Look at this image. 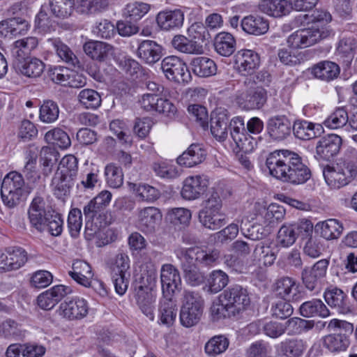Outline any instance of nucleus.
<instances>
[{
    "label": "nucleus",
    "instance_id": "28",
    "mask_svg": "<svg viewBox=\"0 0 357 357\" xmlns=\"http://www.w3.org/2000/svg\"><path fill=\"white\" fill-rule=\"evenodd\" d=\"M311 73L317 79L328 82L339 76L340 68L335 62L323 61L314 65Z\"/></svg>",
    "mask_w": 357,
    "mask_h": 357
},
{
    "label": "nucleus",
    "instance_id": "8",
    "mask_svg": "<svg viewBox=\"0 0 357 357\" xmlns=\"http://www.w3.org/2000/svg\"><path fill=\"white\" fill-rule=\"evenodd\" d=\"M139 104L146 112H155L167 117L174 116L176 107L168 99L156 93H144L139 99Z\"/></svg>",
    "mask_w": 357,
    "mask_h": 357
},
{
    "label": "nucleus",
    "instance_id": "18",
    "mask_svg": "<svg viewBox=\"0 0 357 357\" xmlns=\"http://www.w3.org/2000/svg\"><path fill=\"white\" fill-rule=\"evenodd\" d=\"M71 291L70 287L55 285L40 294L37 298V303L41 309L50 310Z\"/></svg>",
    "mask_w": 357,
    "mask_h": 357
},
{
    "label": "nucleus",
    "instance_id": "58",
    "mask_svg": "<svg viewBox=\"0 0 357 357\" xmlns=\"http://www.w3.org/2000/svg\"><path fill=\"white\" fill-rule=\"evenodd\" d=\"M105 176L107 183L111 188H118L123 183L122 169L114 163H110L105 167Z\"/></svg>",
    "mask_w": 357,
    "mask_h": 357
},
{
    "label": "nucleus",
    "instance_id": "27",
    "mask_svg": "<svg viewBox=\"0 0 357 357\" xmlns=\"http://www.w3.org/2000/svg\"><path fill=\"white\" fill-rule=\"evenodd\" d=\"M206 155V151L200 144H192L177 158L176 162L179 165L192 167L202 163Z\"/></svg>",
    "mask_w": 357,
    "mask_h": 357
},
{
    "label": "nucleus",
    "instance_id": "5",
    "mask_svg": "<svg viewBox=\"0 0 357 357\" xmlns=\"http://www.w3.org/2000/svg\"><path fill=\"white\" fill-rule=\"evenodd\" d=\"M355 161L345 160L336 166L326 165L323 169V175L326 183L332 188L343 187L357 176V152L354 151Z\"/></svg>",
    "mask_w": 357,
    "mask_h": 357
},
{
    "label": "nucleus",
    "instance_id": "49",
    "mask_svg": "<svg viewBox=\"0 0 357 357\" xmlns=\"http://www.w3.org/2000/svg\"><path fill=\"white\" fill-rule=\"evenodd\" d=\"M150 10V5L144 2L135 1L128 3L123 10V17L130 21L137 22L142 18Z\"/></svg>",
    "mask_w": 357,
    "mask_h": 357
},
{
    "label": "nucleus",
    "instance_id": "4",
    "mask_svg": "<svg viewBox=\"0 0 357 357\" xmlns=\"http://www.w3.org/2000/svg\"><path fill=\"white\" fill-rule=\"evenodd\" d=\"M29 193L22 174L12 171L4 176L1 183V195L7 206H16Z\"/></svg>",
    "mask_w": 357,
    "mask_h": 357
},
{
    "label": "nucleus",
    "instance_id": "62",
    "mask_svg": "<svg viewBox=\"0 0 357 357\" xmlns=\"http://www.w3.org/2000/svg\"><path fill=\"white\" fill-rule=\"evenodd\" d=\"M267 13L275 17H280L290 13L294 8V2L287 0H271L266 5Z\"/></svg>",
    "mask_w": 357,
    "mask_h": 357
},
{
    "label": "nucleus",
    "instance_id": "9",
    "mask_svg": "<svg viewBox=\"0 0 357 357\" xmlns=\"http://www.w3.org/2000/svg\"><path fill=\"white\" fill-rule=\"evenodd\" d=\"M266 100V90L261 86L245 87L244 91H238L236 96L237 104L245 110L261 109Z\"/></svg>",
    "mask_w": 357,
    "mask_h": 357
},
{
    "label": "nucleus",
    "instance_id": "56",
    "mask_svg": "<svg viewBox=\"0 0 357 357\" xmlns=\"http://www.w3.org/2000/svg\"><path fill=\"white\" fill-rule=\"evenodd\" d=\"M229 277L222 270L213 271L208 278V289L211 293L216 294L222 291L228 284Z\"/></svg>",
    "mask_w": 357,
    "mask_h": 357
},
{
    "label": "nucleus",
    "instance_id": "61",
    "mask_svg": "<svg viewBox=\"0 0 357 357\" xmlns=\"http://www.w3.org/2000/svg\"><path fill=\"white\" fill-rule=\"evenodd\" d=\"M45 69L44 63L37 58H32L29 61H25L20 67V73L28 77H38Z\"/></svg>",
    "mask_w": 357,
    "mask_h": 357
},
{
    "label": "nucleus",
    "instance_id": "36",
    "mask_svg": "<svg viewBox=\"0 0 357 357\" xmlns=\"http://www.w3.org/2000/svg\"><path fill=\"white\" fill-rule=\"evenodd\" d=\"M38 45V40L36 37H26L16 40L12 45V56L18 61L25 60L31 54Z\"/></svg>",
    "mask_w": 357,
    "mask_h": 357
},
{
    "label": "nucleus",
    "instance_id": "53",
    "mask_svg": "<svg viewBox=\"0 0 357 357\" xmlns=\"http://www.w3.org/2000/svg\"><path fill=\"white\" fill-rule=\"evenodd\" d=\"M45 139L48 144H52L61 149H67L71 144L68 135L59 128H55L47 132Z\"/></svg>",
    "mask_w": 357,
    "mask_h": 357
},
{
    "label": "nucleus",
    "instance_id": "3",
    "mask_svg": "<svg viewBox=\"0 0 357 357\" xmlns=\"http://www.w3.org/2000/svg\"><path fill=\"white\" fill-rule=\"evenodd\" d=\"M334 34L330 26L315 24L294 32L288 37L287 42L294 49H303L319 43Z\"/></svg>",
    "mask_w": 357,
    "mask_h": 357
},
{
    "label": "nucleus",
    "instance_id": "29",
    "mask_svg": "<svg viewBox=\"0 0 357 357\" xmlns=\"http://www.w3.org/2000/svg\"><path fill=\"white\" fill-rule=\"evenodd\" d=\"M76 178L55 172L51 183V187L54 196L58 199H63L69 195L71 189L75 185Z\"/></svg>",
    "mask_w": 357,
    "mask_h": 357
},
{
    "label": "nucleus",
    "instance_id": "51",
    "mask_svg": "<svg viewBox=\"0 0 357 357\" xmlns=\"http://www.w3.org/2000/svg\"><path fill=\"white\" fill-rule=\"evenodd\" d=\"M45 6L47 9L50 10L52 15L58 18L65 19L71 15L75 4L72 1L50 0L49 3Z\"/></svg>",
    "mask_w": 357,
    "mask_h": 357
},
{
    "label": "nucleus",
    "instance_id": "12",
    "mask_svg": "<svg viewBox=\"0 0 357 357\" xmlns=\"http://www.w3.org/2000/svg\"><path fill=\"white\" fill-rule=\"evenodd\" d=\"M229 129L230 135L239 150L249 153L254 149V139L248 133L243 117H234L229 122Z\"/></svg>",
    "mask_w": 357,
    "mask_h": 357
},
{
    "label": "nucleus",
    "instance_id": "40",
    "mask_svg": "<svg viewBox=\"0 0 357 357\" xmlns=\"http://www.w3.org/2000/svg\"><path fill=\"white\" fill-rule=\"evenodd\" d=\"M299 312L303 317H327L330 315V312L326 305L320 299H312L311 301L303 303Z\"/></svg>",
    "mask_w": 357,
    "mask_h": 357
},
{
    "label": "nucleus",
    "instance_id": "48",
    "mask_svg": "<svg viewBox=\"0 0 357 357\" xmlns=\"http://www.w3.org/2000/svg\"><path fill=\"white\" fill-rule=\"evenodd\" d=\"M323 344L329 351L336 352L346 350L350 341L347 334L333 333L324 337Z\"/></svg>",
    "mask_w": 357,
    "mask_h": 357
},
{
    "label": "nucleus",
    "instance_id": "19",
    "mask_svg": "<svg viewBox=\"0 0 357 357\" xmlns=\"http://www.w3.org/2000/svg\"><path fill=\"white\" fill-rule=\"evenodd\" d=\"M342 138L335 134L321 137L316 146V153L321 159L329 161L340 151Z\"/></svg>",
    "mask_w": 357,
    "mask_h": 357
},
{
    "label": "nucleus",
    "instance_id": "30",
    "mask_svg": "<svg viewBox=\"0 0 357 357\" xmlns=\"http://www.w3.org/2000/svg\"><path fill=\"white\" fill-rule=\"evenodd\" d=\"M161 218L162 214L157 208H144L139 214V227L145 233H152Z\"/></svg>",
    "mask_w": 357,
    "mask_h": 357
},
{
    "label": "nucleus",
    "instance_id": "60",
    "mask_svg": "<svg viewBox=\"0 0 357 357\" xmlns=\"http://www.w3.org/2000/svg\"><path fill=\"white\" fill-rule=\"evenodd\" d=\"M210 311L213 320L236 316L220 294L218 299L213 302Z\"/></svg>",
    "mask_w": 357,
    "mask_h": 357
},
{
    "label": "nucleus",
    "instance_id": "54",
    "mask_svg": "<svg viewBox=\"0 0 357 357\" xmlns=\"http://www.w3.org/2000/svg\"><path fill=\"white\" fill-rule=\"evenodd\" d=\"M79 103L86 109L98 108L102 102L100 93L91 89H84L79 91L78 96Z\"/></svg>",
    "mask_w": 357,
    "mask_h": 357
},
{
    "label": "nucleus",
    "instance_id": "44",
    "mask_svg": "<svg viewBox=\"0 0 357 357\" xmlns=\"http://www.w3.org/2000/svg\"><path fill=\"white\" fill-rule=\"evenodd\" d=\"M84 52L93 60L104 61L112 47L105 43L91 40L84 45Z\"/></svg>",
    "mask_w": 357,
    "mask_h": 357
},
{
    "label": "nucleus",
    "instance_id": "21",
    "mask_svg": "<svg viewBox=\"0 0 357 357\" xmlns=\"http://www.w3.org/2000/svg\"><path fill=\"white\" fill-rule=\"evenodd\" d=\"M52 209L45 208V202L43 197H36L31 202L28 214L29 222L33 227L39 231H44V223L49 220L47 213Z\"/></svg>",
    "mask_w": 357,
    "mask_h": 357
},
{
    "label": "nucleus",
    "instance_id": "57",
    "mask_svg": "<svg viewBox=\"0 0 357 357\" xmlns=\"http://www.w3.org/2000/svg\"><path fill=\"white\" fill-rule=\"evenodd\" d=\"M284 215L285 210L282 206L272 204L262 211L260 218L264 219V223H267L272 227L274 224L282 220Z\"/></svg>",
    "mask_w": 357,
    "mask_h": 357
},
{
    "label": "nucleus",
    "instance_id": "2",
    "mask_svg": "<svg viewBox=\"0 0 357 357\" xmlns=\"http://www.w3.org/2000/svg\"><path fill=\"white\" fill-rule=\"evenodd\" d=\"M176 258L181 262L183 276L191 286H199L204 282V275L197 265L210 266L220 257L218 250H204L199 247H178L174 250Z\"/></svg>",
    "mask_w": 357,
    "mask_h": 357
},
{
    "label": "nucleus",
    "instance_id": "46",
    "mask_svg": "<svg viewBox=\"0 0 357 357\" xmlns=\"http://www.w3.org/2000/svg\"><path fill=\"white\" fill-rule=\"evenodd\" d=\"M252 257L253 261L258 263L260 265L263 264L265 266L273 264L276 259V256L275 252L273 251V249L263 242H261L256 245Z\"/></svg>",
    "mask_w": 357,
    "mask_h": 357
},
{
    "label": "nucleus",
    "instance_id": "42",
    "mask_svg": "<svg viewBox=\"0 0 357 357\" xmlns=\"http://www.w3.org/2000/svg\"><path fill=\"white\" fill-rule=\"evenodd\" d=\"M70 277L77 283L84 287L91 285V279L93 277L91 266L86 261L77 260L73 264V271H69Z\"/></svg>",
    "mask_w": 357,
    "mask_h": 357
},
{
    "label": "nucleus",
    "instance_id": "26",
    "mask_svg": "<svg viewBox=\"0 0 357 357\" xmlns=\"http://www.w3.org/2000/svg\"><path fill=\"white\" fill-rule=\"evenodd\" d=\"M275 348L278 354L281 357H301L307 349V344L302 339H286Z\"/></svg>",
    "mask_w": 357,
    "mask_h": 357
},
{
    "label": "nucleus",
    "instance_id": "47",
    "mask_svg": "<svg viewBox=\"0 0 357 357\" xmlns=\"http://www.w3.org/2000/svg\"><path fill=\"white\" fill-rule=\"evenodd\" d=\"M171 43L174 49L183 53L197 54L202 50V45L197 41L190 40L183 35H176Z\"/></svg>",
    "mask_w": 357,
    "mask_h": 357
},
{
    "label": "nucleus",
    "instance_id": "32",
    "mask_svg": "<svg viewBox=\"0 0 357 357\" xmlns=\"http://www.w3.org/2000/svg\"><path fill=\"white\" fill-rule=\"evenodd\" d=\"M326 302L332 307H335L340 313H347L350 311L348 298L344 292L337 287L327 289L324 292Z\"/></svg>",
    "mask_w": 357,
    "mask_h": 357
},
{
    "label": "nucleus",
    "instance_id": "15",
    "mask_svg": "<svg viewBox=\"0 0 357 357\" xmlns=\"http://www.w3.org/2000/svg\"><path fill=\"white\" fill-rule=\"evenodd\" d=\"M209 182L206 176L196 175L187 177L183 183L181 197L186 200H195L204 195Z\"/></svg>",
    "mask_w": 357,
    "mask_h": 357
},
{
    "label": "nucleus",
    "instance_id": "64",
    "mask_svg": "<svg viewBox=\"0 0 357 357\" xmlns=\"http://www.w3.org/2000/svg\"><path fill=\"white\" fill-rule=\"evenodd\" d=\"M229 340L224 335H217L211 338L205 345V351L209 356H216L223 353L229 346Z\"/></svg>",
    "mask_w": 357,
    "mask_h": 357
},
{
    "label": "nucleus",
    "instance_id": "43",
    "mask_svg": "<svg viewBox=\"0 0 357 357\" xmlns=\"http://www.w3.org/2000/svg\"><path fill=\"white\" fill-rule=\"evenodd\" d=\"M49 43L52 46L58 56L70 66L76 68L80 67L79 61L70 50V48L63 43L59 38H52L49 40Z\"/></svg>",
    "mask_w": 357,
    "mask_h": 357
},
{
    "label": "nucleus",
    "instance_id": "63",
    "mask_svg": "<svg viewBox=\"0 0 357 357\" xmlns=\"http://www.w3.org/2000/svg\"><path fill=\"white\" fill-rule=\"evenodd\" d=\"M78 172V159L74 155H66L60 161L56 172L76 178Z\"/></svg>",
    "mask_w": 357,
    "mask_h": 357
},
{
    "label": "nucleus",
    "instance_id": "7",
    "mask_svg": "<svg viewBox=\"0 0 357 357\" xmlns=\"http://www.w3.org/2000/svg\"><path fill=\"white\" fill-rule=\"evenodd\" d=\"M220 295L236 316L246 311L250 306L251 299L248 290L240 284L230 285Z\"/></svg>",
    "mask_w": 357,
    "mask_h": 357
},
{
    "label": "nucleus",
    "instance_id": "50",
    "mask_svg": "<svg viewBox=\"0 0 357 357\" xmlns=\"http://www.w3.org/2000/svg\"><path fill=\"white\" fill-rule=\"evenodd\" d=\"M349 123L347 109L342 107L336 108L323 122L330 129H338Z\"/></svg>",
    "mask_w": 357,
    "mask_h": 357
},
{
    "label": "nucleus",
    "instance_id": "1",
    "mask_svg": "<svg viewBox=\"0 0 357 357\" xmlns=\"http://www.w3.org/2000/svg\"><path fill=\"white\" fill-rule=\"evenodd\" d=\"M266 166L273 177L292 185L305 184L312 177V171L303 158L287 149L270 153Z\"/></svg>",
    "mask_w": 357,
    "mask_h": 357
},
{
    "label": "nucleus",
    "instance_id": "35",
    "mask_svg": "<svg viewBox=\"0 0 357 357\" xmlns=\"http://www.w3.org/2000/svg\"><path fill=\"white\" fill-rule=\"evenodd\" d=\"M202 225L211 230H216L226 224V215L224 212L208 210L202 208L198 215Z\"/></svg>",
    "mask_w": 357,
    "mask_h": 357
},
{
    "label": "nucleus",
    "instance_id": "31",
    "mask_svg": "<svg viewBox=\"0 0 357 357\" xmlns=\"http://www.w3.org/2000/svg\"><path fill=\"white\" fill-rule=\"evenodd\" d=\"M29 24L25 20L13 17L0 22V34L6 38L24 35L28 30Z\"/></svg>",
    "mask_w": 357,
    "mask_h": 357
},
{
    "label": "nucleus",
    "instance_id": "23",
    "mask_svg": "<svg viewBox=\"0 0 357 357\" xmlns=\"http://www.w3.org/2000/svg\"><path fill=\"white\" fill-rule=\"evenodd\" d=\"M291 131L296 138L306 141L317 137L324 130L321 124L314 123L304 119H296L292 125Z\"/></svg>",
    "mask_w": 357,
    "mask_h": 357
},
{
    "label": "nucleus",
    "instance_id": "13",
    "mask_svg": "<svg viewBox=\"0 0 357 357\" xmlns=\"http://www.w3.org/2000/svg\"><path fill=\"white\" fill-rule=\"evenodd\" d=\"M27 261L26 251L20 247L7 248L4 252L0 253V272L11 271L19 269Z\"/></svg>",
    "mask_w": 357,
    "mask_h": 357
},
{
    "label": "nucleus",
    "instance_id": "14",
    "mask_svg": "<svg viewBox=\"0 0 357 357\" xmlns=\"http://www.w3.org/2000/svg\"><path fill=\"white\" fill-rule=\"evenodd\" d=\"M234 63L238 73L247 77L259 68L260 56L254 50H241L235 55Z\"/></svg>",
    "mask_w": 357,
    "mask_h": 357
},
{
    "label": "nucleus",
    "instance_id": "52",
    "mask_svg": "<svg viewBox=\"0 0 357 357\" xmlns=\"http://www.w3.org/2000/svg\"><path fill=\"white\" fill-rule=\"evenodd\" d=\"M314 326L313 320H306L299 317H293L289 319L286 323L284 327L288 334L291 335H300L307 332Z\"/></svg>",
    "mask_w": 357,
    "mask_h": 357
},
{
    "label": "nucleus",
    "instance_id": "39",
    "mask_svg": "<svg viewBox=\"0 0 357 357\" xmlns=\"http://www.w3.org/2000/svg\"><path fill=\"white\" fill-rule=\"evenodd\" d=\"M229 116L225 111L212 114L211 117V132L219 141H224L227 137Z\"/></svg>",
    "mask_w": 357,
    "mask_h": 357
},
{
    "label": "nucleus",
    "instance_id": "17",
    "mask_svg": "<svg viewBox=\"0 0 357 357\" xmlns=\"http://www.w3.org/2000/svg\"><path fill=\"white\" fill-rule=\"evenodd\" d=\"M160 282L164 296H174L175 290L181 284L178 270L172 264H163L160 270Z\"/></svg>",
    "mask_w": 357,
    "mask_h": 357
},
{
    "label": "nucleus",
    "instance_id": "37",
    "mask_svg": "<svg viewBox=\"0 0 357 357\" xmlns=\"http://www.w3.org/2000/svg\"><path fill=\"white\" fill-rule=\"evenodd\" d=\"M176 301L173 296H164L160 299L159 305V318L162 324L172 326L176 317Z\"/></svg>",
    "mask_w": 357,
    "mask_h": 357
},
{
    "label": "nucleus",
    "instance_id": "11",
    "mask_svg": "<svg viewBox=\"0 0 357 357\" xmlns=\"http://www.w3.org/2000/svg\"><path fill=\"white\" fill-rule=\"evenodd\" d=\"M329 265L328 259H321L312 266L305 267L301 272V280L306 289L319 291L321 280L326 277L327 268Z\"/></svg>",
    "mask_w": 357,
    "mask_h": 357
},
{
    "label": "nucleus",
    "instance_id": "34",
    "mask_svg": "<svg viewBox=\"0 0 357 357\" xmlns=\"http://www.w3.org/2000/svg\"><path fill=\"white\" fill-rule=\"evenodd\" d=\"M316 231L326 240L337 239L344 230L342 223L337 219H328L315 225Z\"/></svg>",
    "mask_w": 357,
    "mask_h": 357
},
{
    "label": "nucleus",
    "instance_id": "55",
    "mask_svg": "<svg viewBox=\"0 0 357 357\" xmlns=\"http://www.w3.org/2000/svg\"><path fill=\"white\" fill-rule=\"evenodd\" d=\"M59 109L57 103L51 100H44L40 107L39 118L41 121L52 123L59 117Z\"/></svg>",
    "mask_w": 357,
    "mask_h": 357
},
{
    "label": "nucleus",
    "instance_id": "10",
    "mask_svg": "<svg viewBox=\"0 0 357 357\" xmlns=\"http://www.w3.org/2000/svg\"><path fill=\"white\" fill-rule=\"evenodd\" d=\"M161 69L165 77L176 82H188L191 75L186 64L178 57H165L161 63Z\"/></svg>",
    "mask_w": 357,
    "mask_h": 357
},
{
    "label": "nucleus",
    "instance_id": "20",
    "mask_svg": "<svg viewBox=\"0 0 357 357\" xmlns=\"http://www.w3.org/2000/svg\"><path fill=\"white\" fill-rule=\"evenodd\" d=\"M60 314L70 319H81L85 317L89 312L87 301L82 298L76 297L66 300L60 305Z\"/></svg>",
    "mask_w": 357,
    "mask_h": 357
},
{
    "label": "nucleus",
    "instance_id": "16",
    "mask_svg": "<svg viewBox=\"0 0 357 357\" xmlns=\"http://www.w3.org/2000/svg\"><path fill=\"white\" fill-rule=\"evenodd\" d=\"M266 130L270 138L280 142L287 139L291 135L292 125L286 116L276 115L268 120Z\"/></svg>",
    "mask_w": 357,
    "mask_h": 357
},
{
    "label": "nucleus",
    "instance_id": "45",
    "mask_svg": "<svg viewBox=\"0 0 357 357\" xmlns=\"http://www.w3.org/2000/svg\"><path fill=\"white\" fill-rule=\"evenodd\" d=\"M257 222L253 224L251 227L245 231L243 228H241L242 234L252 241H259L266 237L271 233V226L267 223H264V219L260 218V215L257 218Z\"/></svg>",
    "mask_w": 357,
    "mask_h": 357
},
{
    "label": "nucleus",
    "instance_id": "25",
    "mask_svg": "<svg viewBox=\"0 0 357 357\" xmlns=\"http://www.w3.org/2000/svg\"><path fill=\"white\" fill-rule=\"evenodd\" d=\"M184 21L183 12L180 9L160 12L156 16L158 26L163 31H171L181 28Z\"/></svg>",
    "mask_w": 357,
    "mask_h": 357
},
{
    "label": "nucleus",
    "instance_id": "24",
    "mask_svg": "<svg viewBox=\"0 0 357 357\" xmlns=\"http://www.w3.org/2000/svg\"><path fill=\"white\" fill-rule=\"evenodd\" d=\"M277 295L284 300L291 302H299L303 298L302 294L296 286V281L289 277H282L275 283Z\"/></svg>",
    "mask_w": 357,
    "mask_h": 357
},
{
    "label": "nucleus",
    "instance_id": "59",
    "mask_svg": "<svg viewBox=\"0 0 357 357\" xmlns=\"http://www.w3.org/2000/svg\"><path fill=\"white\" fill-rule=\"evenodd\" d=\"M152 169L157 176L164 179H174L179 176L176 167L167 161L155 162Z\"/></svg>",
    "mask_w": 357,
    "mask_h": 357
},
{
    "label": "nucleus",
    "instance_id": "38",
    "mask_svg": "<svg viewBox=\"0 0 357 357\" xmlns=\"http://www.w3.org/2000/svg\"><path fill=\"white\" fill-rule=\"evenodd\" d=\"M213 46L218 54L228 57L235 52L236 41L232 34L223 31L215 36Z\"/></svg>",
    "mask_w": 357,
    "mask_h": 357
},
{
    "label": "nucleus",
    "instance_id": "6",
    "mask_svg": "<svg viewBox=\"0 0 357 357\" xmlns=\"http://www.w3.org/2000/svg\"><path fill=\"white\" fill-rule=\"evenodd\" d=\"M204 301L199 293L184 291L180 310V321L183 326L190 328L197 325L203 314Z\"/></svg>",
    "mask_w": 357,
    "mask_h": 357
},
{
    "label": "nucleus",
    "instance_id": "22",
    "mask_svg": "<svg viewBox=\"0 0 357 357\" xmlns=\"http://www.w3.org/2000/svg\"><path fill=\"white\" fill-rule=\"evenodd\" d=\"M162 47L154 40H144L138 45L137 55L149 65L157 63L162 56Z\"/></svg>",
    "mask_w": 357,
    "mask_h": 357
},
{
    "label": "nucleus",
    "instance_id": "41",
    "mask_svg": "<svg viewBox=\"0 0 357 357\" xmlns=\"http://www.w3.org/2000/svg\"><path fill=\"white\" fill-rule=\"evenodd\" d=\"M190 67L193 73L200 77L212 76L217 70L215 63L206 56H198L192 59Z\"/></svg>",
    "mask_w": 357,
    "mask_h": 357
},
{
    "label": "nucleus",
    "instance_id": "33",
    "mask_svg": "<svg viewBox=\"0 0 357 357\" xmlns=\"http://www.w3.org/2000/svg\"><path fill=\"white\" fill-rule=\"evenodd\" d=\"M242 29L248 34L261 36L269 29L268 20L259 15H248L243 17L241 22Z\"/></svg>",
    "mask_w": 357,
    "mask_h": 357
}]
</instances>
